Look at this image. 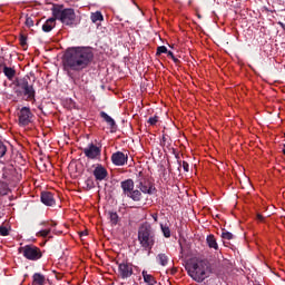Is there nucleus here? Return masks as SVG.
<instances>
[{
	"label": "nucleus",
	"instance_id": "40",
	"mask_svg": "<svg viewBox=\"0 0 285 285\" xmlns=\"http://www.w3.org/2000/svg\"><path fill=\"white\" fill-rule=\"evenodd\" d=\"M256 219H258V222H264V216L262 214H257Z\"/></svg>",
	"mask_w": 285,
	"mask_h": 285
},
{
	"label": "nucleus",
	"instance_id": "12",
	"mask_svg": "<svg viewBox=\"0 0 285 285\" xmlns=\"http://www.w3.org/2000/svg\"><path fill=\"white\" fill-rule=\"evenodd\" d=\"M57 28V18L52 16L42 24V32H52Z\"/></svg>",
	"mask_w": 285,
	"mask_h": 285
},
{
	"label": "nucleus",
	"instance_id": "5",
	"mask_svg": "<svg viewBox=\"0 0 285 285\" xmlns=\"http://www.w3.org/2000/svg\"><path fill=\"white\" fill-rule=\"evenodd\" d=\"M52 17H56L57 21H61L63 26H75L77 14L72 8H63L61 4H53L51 8Z\"/></svg>",
	"mask_w": 285,
	"mask_h": 285
},
{
	"label": "nucleus",
	"instance_id": "27",
	"mask_svg": "<svg viewBox=\"0 0 285 285\" xmlns=\"http://www.w3.org/2000/svg\"><path fill=\"white\" fill-rule=\"evenodd\" d=\"M19 41L20 46L24 48V46H28V36L20 33Z\"/></svg>",
	"mask_w": 285,
	"mask_h": 285
},
{
	"label": "nucleus",
	"instance_id": "8",
	"mask_svg": "<svg viewBox=\"0 0 285 285\" xmlns=\"http://www.w3.org/2000/svg\"><path fill=\"white\" fill-rule=\"evenodd\" d=\"M82 153L87 159H99L101 157V147L90 142L82 149Z\"/></svg>",
	"mask_w": 285,
	"mask_h": 285
},
{
	"label": "nucleus",
	"instance_id": "34",
	"mask_svg": "<svg viewBox=\"0 0 285 285\" xmlns=\"http://www.w3.org/2000/svg\"><path fill=\"white\" fill-rule=\"evenodd\" d=\"M158 121H159V116H154L147 120V124H149V126H157Z\"/></svg>",
	"mask_w": 285,
	"mask_h": 285
},
{
	"label": "nucleus",
	"instance_id": "29",
	"mask_svg": "<svg viewBox=\"0 0 285 285\" xmlns=\"http://www.w3.org/2000/svg\"><path fill=\"white\" fill-rule=\"evenodd\" d=\"M14 177L16 179H26V171H23L22 169H16Z\"/></svg>",
	"mask_w": 285,
	"mask_h": 285
},
{
	"label": "nucleus",
	"instance_id": "11",
	"mask_svg": "<svg viewBox=\"0 0 285 285\" xmlns=\"http://www.w3.org/2000/svg\"><path fill=\"white\" fill-rule=\"evenodd\" d=\"M111 161L115 166H126L128 164V156L122 151H116L111 155Z\"/></svg>",
	"mask_w": 285,
	"mask_h": 285
},
{
	"label": "nucleus",
	"instance_id": "2",
	"mask_svg": "<svg viewBox=\"0 0 285 285\" xmlns=\"http://www.w3.org/2000/svg\"><path fill=\"white\" fill-rule=\"evenodd\" d=\"M185 269L187 271L189 277H191V279L198 284H202V282L210 277V263L208 261H198L196 263H191L185 266Z\"/></svg>",
	"mask_w": 285,
	"mask_h": 285
},
{
	"label": "nucleus",
	"instance_id": "10",
	"mask_svg": "<svg viewBox=\"0 0 285 285\" xmlns=\"http://www.w3.org/2000/svg\"><path fill=\"white\" fill-rule=\"evenodd\" d=\"M73 184H77L78 188L80 190H92L95 186H99V180H92V179H79L77 181H73Z\"/></svg>",
	"mask_w": 285,
	"mask_h": 285
},
{
	"label": "nucleus",
	"instance_id": "35",
	"mask_svg": "<svg viewBox=\"0 0 285 285\" xmlns=\"http://www.w3.org/2000/svg\"><path fill=\"white\" fill-rule=\"evenodd\" d=\"M239 184L242 188H253V183L250 181V179H245L244 181L239 180Z\"/></svg>",
	"mask_w": 285,
	"mask_h": 285
},
{
	"label": "nucleus",
	"instance_id": "42",
	"mask_svg": "<svg viewBox=\"0 0 285 285\" xmlns=\"http://www.w3.org/2000/svg\"><path fill=\"white\" fill-rule=\"evenodd\" d=\"M142 193H148V194H150V188H149V189H148V188L142 189Z\"/></svg>",
	"mask_w": 285,
	"mask_h": 285
},
{
	"label": "nucleus",
	"instance_id": "3",
	"mask_svg": "<svg viewBox=\"0 0 285 285\" xmlns=\"http://www.w3.org/2000/svg\"><path fill=\"white\" fill-rule=\"evenodd\" d=\"M17 97H21L23 101H31L35 104L37 101V90H35V85H30V77L26 76L17 81Z\"/></svg>",
	"mask_w": 285,
	"mask_h": 285
},
{
	"label": "nucleus",
	"instance_id": "28",
	"mask_svg": "<svg viewBox=\"0 0 285 285\" xmlns=\"http://www.w3.org/2000/svg\"><path fill=\"white\" fill-rule=\"evenodd\" d=\"M161 232L164 234V237H170V227L165 226L164 224H160Z\"/></svg>",
	"mask_w": 285,
	"mask_h": 285
},
{
	"label": "nucleus",
	"instance_id": "20",
	"mask_svg": "<svg viewBox=\"0 0 285 285\" xmlns=\"http://www.w3.org/2000/svg\"><path fill=\"white\" fill-rule=\"evenodd\" d=\"M121 188L124 193H131V190L135 188V183L132 179H127L121 183Z\"/></svg>",
	"mask_w": 285,
	"mask_h": 285
},
{
	"label": "nucleus",
	"instance_id": "19",
	"mask_svg": "<svg viewBox=\"0 0 285 285\" xmlns=\"http://www.w3.org/2000/svg\"><path fill=\"white\" fill-rule=\"evenodd\" d=\"M141 275L145 284H148V285L157 284V279L155 278V276L148 274V271L144 269Z\"/></svg>",
	"mask_w": 285,
	"mask_h": 285
},
{
	"label": "nucleus",
	"instance_id": "45",
	"mask_svg": "<svg viewBox=\"0 0 285 285\" xmlns=\"http://www.w3.org/2000/svg\"><path fill=\"white\" fill-rule=\"evenodd\" d=\"M50 226H57V223H52Z\"/></svg>",
	"mask_w": 285,
	"mask_h": 285
},
{
	"label": "nucleus",
	"instance_id": "21",
	"mask_svg": "<svg viewBox=\"0 0 285 285\" xmlns=\"http://www.w3.org/2000/svg\"><path fill=\"white\" fill-rule=\"evenodd\" d=\"M206 242L210 248H214V250H219V245L217 244V239L215 238V235L213 234L208 235Z\"/></svg>",
	"mask_w": 285,
	"mask_h": 285
},
{
	"label": "nucleus",
	"instance_id": "25",
	"mask_svg": "<svg viewBox=\"0 0 285 285\" xmlns=\"http://www.w3.org/2000/svg\"><path fill=\"white\" fill-rule=\"evenodd\" d=\"M90 19L92 23H97V21H104V14H101V11H96L91 13Z\"/></svg>",
	"mask_w": 285,
	"mask_h": 285
},
{
	"label": "nucleus",
	"instance_id": "33",
	"mask_svg": "<svg viewBox=\"0 0 285 285\" xmlns=\"http://www.w3.org/2000/svg\"><path fill=\"white\" fill-rule=\"evenodd\" d=\"M24 26H27V28H32V26H35V19H32V17L27 16Z\"/></svg>",
	"mask_w": 285,
	"mask_h": 285
},
{
	"label": "nucleus",
	"instance_id": "47",
	"mask_svg": "<svg viewBox=\"0 0 285 285\" xmlns=\"http://www.w3.org/2000/svg\"><path fill=\"white\" fill-rule=\"evenodd\" d=\"M138 175L141 176V171H139Z\"/></svg>",
	"mask_w": 285,
	"mask_h": 285
},
{
	"label": "nucleus",
	"instance_id": "38",
	"mask_svg": "<svg viewBox=\"0 0 285 285\" xmlns=\"http://www.w3.org/2000/svg\"><path fill=\"white\" fill-rule=\"evenodd\" d=\"M167 55L173 59L174 63H179V59L175 57V53H173V51H168Z\"/></svg>",
	"mask_w": 285,
	"mask_h": 285
},
{
	"label": "nucleus",
	"instance_id": "36",
	"mask_svg": "<svg viewBox=\"0 0 285 285\" xmlns=\"http://www.w3.org/2000/svg\"><path fill=\"white\" fill-rule=\"evenodd\" d=\"M0 235L2 237H8V235H10V230L8 229V227L6 226H0Z\"/></svg>",
	"mask_w": 285,
	"mask_h": 285
},
{
	"label": "nucleus",
	"instance_id": "7",
	"mask_svg": "<svg viewBox=\"0 0 285 285\" xmlns=\"http://www.w3.org/2000/svg\"><path fill=\"white\" fill-rule=\"evenodd\" d=\"M32 119H35V114H32V110H30V107H22L18 111L19 126H30V124H32Z\"/></svg>",
	"mask_w": 285,
	"mask_h": 285
},
{
	"label": "nucleus",
	"instance_id": "9",
	"mask_svg": "<svg viewBox=\"0 0 285 285\" xmlns=\"http://www.w3.org/2000/svg\"><path fill=\"white\" fill-rule=\"evenodd\" d=\"M118 264V276H120L121 279H128L130 277H132V264L128 263V262H122Z\"/></svg>",
	"mask_w": 285,
	"mask_h": 285
},
{
	"label": "nucleus",
	"instance_id": "6",
	"mask_svg": "<svg viewBox=\"0 0 285 285\" xmlns=\"http://www.w3.org/2000/svg\"><path fill=\"white\" fill-rule=\"evenodd\" d=\"M19 253H21L26 259H29V262H38V259L43 257L41 249L35 245L22 246L19 248Z\"/></svg>",
	"mask_w": 285,
	"mask_h": 285
},
{
	"label": "nucleus",
	"instance_id": "30",
	"mask_svg": "<svg viewBox=\"0 0 285 285\" xmlns=\"http://www.w3.org/2000/svg\"><path fill=\"white\" fill-rule=\"evenodd\" d=\"M131 199H134V202H139V199H141V191L140 190H134L131 193Z\"/></svg>",
	"mask_w": 285,
	"mask_h": 285
},
{
	"label": "nucleus",
	"instance_id": "37",
	"mask_svg": "<svg viewBox=\"0 0 285 285\" xmlns=\"http://www.w3.org/2000/svg\"><path fill=\"white\" fill-rule=\"evenodd\" d=\"M171 153L173 155H175V158L177 159V163L179 164V166H181V160H179V154L177 153V149L171 148Z\"/></svg>",
	"mask_w": 285,
	"mask_h": 285
},
{
	"label": "nucleus",
	"instance_id": "41",
	"mask_svg": "<svg viewBox=\"0 0 285 285\" xmlns=\"http://www.w3.org/2000/svg\"><path fill=\"white\" fill-rule=\"evenodd\" d=\"M151 217H153L154 222H157V220H158L157 214H153Z\"/></svg>",
	"mask_w": 285,
	"mask_h": 285
},
{
	"label": "nucleus",
	"instance_id": "31",
	"mask_svg": "<svg viewBox=\"0 0 285 285\" xmlns=\"http://www.w3.org/2000/svg\"><path fill=\"white\" fill-rule=\"evenodd\" d=\"M235 236L233 235V233L230 232H227L226 229H223V233H222V238L223 239H233Z\"/></svg>",
	"mask_w": 285,
	"mask_h": 285
},
{
	"label": "nucleus",
	"instance_id": "17",
	"mask_svg": "<svg viewBox=\"0 0 285 285\" xmlns=\"http://www.w3.org/2000/svg\"><path fill=\"white\" fill-rule=\"evenodd\" d=\"M2 72L9 81H14V77H17V70L13 67L3 65Z\"/></svg>",
	"mask_w": 285,
	"mask_h": 285
},
{
	"label": "nucleus",
	"instance_id": "44",
	"mask_svg": "<svg viewBox=\"0 0 285 285\" xmlns=\"http://www.w3.org/2000/svg\"><path fill=\"white\" fill-rule=\"evenodd\" d=\"M41 226H48V223L42 222V223H41Z\"/></svg>",
	"mask_w": 285,
	"mask_h": 285
},
{
	"label": "nucleus",
	"instance_id": "1",
	"mask_svg": "<svg viewBox=\"0 0 285 285\" xmlns=\"http://www.w3.org/2000/svg\"><path fill=\"white\" fill-rule=\"evenodd\" d=\"M92 59H95V53L91 48L71 47L66 50L62 63L68 77L73 81H77L75 79V72L86 70V68L92 63Z\"/></svg>",
	"mask_w": 285,
	"mask_h": 285
},
{
	"label": "nucleus",
	"instance_id": "16",
	"mask_svg": "<svg viewBox=\"0 0 285 285\" xmlns=\"http://www.w3.org/2000/svg\"><path fill=\"white\" fill-rule=\"evenodd\" d=\"M46 284H48V278H46V275L41 273H35L32 275L31 285H46Z\"/></svg>",
	"mask_w": 285,
	"mask_h": 285
},
{
	"label": "nucleus",
	"instance_id": "18",
	"mask_svg": "<svg viewBox=\"0 0 285 285\" xmlns=\"http://www.w3.org/2000/svg\"><path fill=\"white\" fill-rule=\"evenodd\" d=\"M107 219L109 220L110 226H117V224L121 222V218H119V214L112 210L107 212Z\"/></svg>",
	"mask_w": 285,
	"mask_h": 285
},
{
	"label": "nucleus",
	"instance_id": "39",
	"mask_svg": "<svg viewBox=\"0 0 285 285\" xmlns=\"http://www.w3.org/2000/svg\"><path fill=\"white\" fill-rule=\"evenodd\" d=\"M183 168H184L185 173H188L189 165H188V163L186 160L183 161Z\"/></svg>",
	"mask_w": 285,
	"mask_h": 285
},
{
	"label": "nucleus",
	"instance_id": "14",
	"mask_svg": "<svg viewBox=\"0 0 285 285\" xmlns=\"http://www.w3.org/2000/svg\"><path fill=\"white\" fill-rule=\"evenodd\" d=\"M100 117L106 121V124H108V126H110L111 132L117 131V122H115V119H112V117L106 114V111H101Z\"/></svg>",
	"mask_w": 285,
	"mask_h": 285
},
{
	"label": "nucleus",
	"instance_id": "22",
	"mask_svg": "<svg viewBox=\"0 0 285 285\" xmlns=\"http://www.w3.org/2000/svg\"><path fill=\"white\" fill-rule=\"evenodd\" d=\"M8 157V144L0 140V159Z\"/></svg>",
	"mask_w": 285,
	"mask_h": 285
},
{
	"label": "nucleus",
	"instance_id": "15",
	"mask_svg": "<svg viewBox=\"0 0 285 285\" xmlns=\"http://www.w3.org/2000/svg\"><path fill=\"white\" fill-rule=\"evenodd\" d=\"M94 176L96 179H106V177H108V170L106 167L97 165V167L94 169Z\"/></svg>",
	"mask_w": 285,
	"mask_h": 285
},
{
	"label": "nucleus",
	"instance_id": "43",
	"mask_svg": "<svg viewBox=\"0 0 285 285\" xmlns=\"http://www.w3.org/2000/svg\"><path fill=\"white\" fill-rule=\"evenodd\" d=\"M282 153H283V155H285V144L283 145Z\"/></svg>",
	"mask_w": 285,
	"mask_h": 285
},
{
	"label": "nucleus",
	"instance_id": "26",
	"mask_svg": "<svg viewBox=\"0 0 285 285\" xmlns=\"http://www.w3.org/2000/svg\"><path fill=\"white\" fill-rule=\"evenodd\" d=\"M168 48L166 46H160L157 48L156 57H161V55H168Z\"/></svg>",
	"mask_w": 285,
	"mask_h": 285
},
{
	"label": "nucleus",
	"instance_id": "13",
	"mask_svg": "<svg viewBox=\"0 0 285 285\" xmlns=\"http://www.w3.org/2000/svg\"><path fill=\"white\" fill-rule=\"evenodd\" d=\"M41 202L45 206H55V196L50 191H42L40 196Z\"/></svg>",
	"mask_w": 285,
	"mask_h": 285
},
{
	"label": "nucleus",
	"instance_id": "24",
	"mask_svg": "<svg viewBox=\"0 0 285 285\" xmlns=\"http://www.w3.org/2000/svg\"><path fill=\"white\" fill-rule=\"evenodd\" d=\"M160 146L170 148L173 146V140L168 137V135L164 134L163 135V140L160 141Z\"/></svg>",
	"mask_w": 285,
	"mask_h": 285
},
{
	"label": "nucleus",
	"instance_id": "32",
	"mask_svg": "<svg viewBox=\"0 0 285 285\" xmlns=\"http://www.w3.org/2000/svg\"><path fill=\"white\" fill-rule=\"evenodd\" d=\"M52 229L48 228V229H42L40 232L37 233V237H48V235H50Z\"/></svg>",
	"mask_w": 285,
	"mask_h": 285
},
{
	"label": "nucleus",
	"instance_id": "4",
	"mask_svg": "<svg viewBox=\"0 0 285 285\" xmlns=\"http://www.w3.org/2000/svg\"><path fill=\"white\" fill-rule=\"evenodd\" d=\"M138 242L145 250H153L155 246V229L150 223L145 222L138 228Z\"/></svg>",
	"mask_w": 285,
	"mask_h": 285
},
{
	"label": "nucleus",
	"instance_id": "23",
	"mask_svg": "<svg viewBox=\"0 0 285 285\" xmlns=\"http://www.w3.org/2000/svg\"><path fill=\"white\" fill-rule=\"evenodd\" d=\"M156 259L160 266H168V256L166 254H158Z\"/></svg>",
	"mask_w": 285,
	"mask_h": 285
},
{
	"label": "nucleus",
	"instance_id": "46",
	"mask_svg": "<svg viewBox=\"0 0 285 285\" xmlns=\"http://www.w3.org/2000/svg\"><path fill=\"white\" fill-rule=\"evenodd\" d=\"M81 235H87V234L85 232H82Z\"/></svg>",
	"mask_w": 285,
	"mask_h": 285
}]
</instances>
